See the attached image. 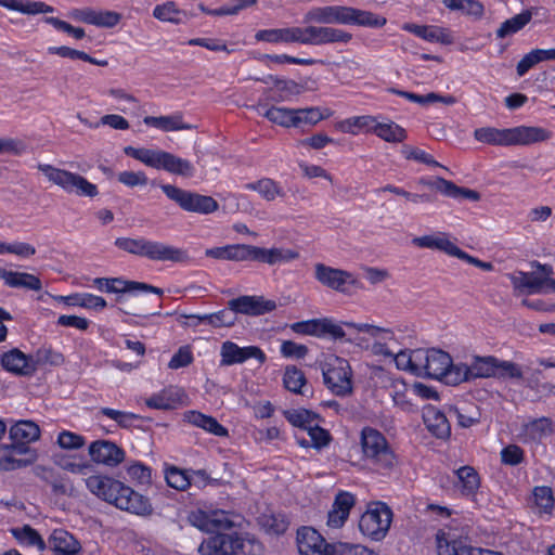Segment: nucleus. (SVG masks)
Returning <instances> with one entry per match:
<instances>
[{"label": "nucleus", "instance_id": "nucleus-1", "mask_svg": "<svg viewBox=\"0 0 555 555\" xmlns=\"http://www.w3.org/2000/svg\"><path fill=\"white\" fill-rule=\"evenodd\" d=\"M189 519L197 529L214 533L199 544L201 555H260L263 551L261 542L250 534L222 532L234 526L224 511L197 509L190 514Z\"/></svg>", "mask_w": 555, "mask_h": 555}, {"label": "nucleus", "instance_id": "nucleus-2", "mask_svg": "<svg viewBox=\"0 0 555 555\" xmlns=\"http://www.w3.org/2000/svg\"><path fill=\"white\" fill-rule=\"evenodd\" d=\"M85 481L92 494L121 511L140 516L150 515L153 511L147 498L112 477L93 475Z\"/></svg>", "mask_w": 555, "mask_h": 555}, {"label": "nucleus", "instance_id": "nucleus-3", "mask_svg": "<svg viewBox=\"0 0 555 555\" xmlns=\"http://www.w3.org/2000/svg\"><path fill=\"white\" fill-rule=\"evenodd\" d=\"M304 22L315 23L322 26L338 24L380 28L387 23V20L371 11L353 7L325 5L310 8L304 15Z\"/></svg>", "mask_w": 555, "mask_h": 555}, {"label": "nucleus", "instance_id": "nucleus-4", "mask_svg": "<svg viewBox=\"0 0 555 555\" xmlns=\"http://www.w3.org/2000/svg\"><path fill=\"white\" fill-rule=\"evenodd\" d=\"M205 255L215 259L232 261H258L270 266L291 262L299 257V254L288 248H262L247 244L225 245L208 248Z\"/></svg>", "mask_w": 555, "mask_h": 555}, {"label": "nucleus", "instance_id": "nucleus-5", "mask_svg": "<svg viewBox=\"0 0 555 555\" xmlns=\"http://www.w3.org/2000/svg\"><path fill=\"white\" fill-rule=\"evenodd\" d=\"M551 135V131L537 126H517L505 129L481 127L474 131L476 141L499 146L530 145L547 141Z\"/></svg>", "mask_w": 555, "mask_h": 555}, {"label": "nucleus", "instance_id": "nucleus-6", "mask_svg": "<svg viewBox=\"0 0 555 555\" xmlns=\"http://www.w3.org/2000/svg\"><path fill=\"white\" fill-rule=\"evenodd\" d=\"M115 245L129 254L145 257L152 261L186 262L190 257L185 249L145 237H118Z\"/></svg>", "mask_w": 555, "mask_h": 555}, {"label": "nucleus", "instance_id": "nucleus-7", "mask_svg": "<svg viewBox=\"0 0 555 555\" xmlns=\"http://www.w3.org/2000/svg\"><path fill=\"white\" fill-rule=\"evenodd\" d=\"M124 153L127 156L143 163L145 166L158 170L163 169L172 175L191 178L195 172V168L190 160L162 150L126 146L124 149Z\"/></svg>", "mask_w": 555, "mask_h": 555}, {"label": "nucleus", "instance_id": "nucleus-8", "mask_svg": "<svg viewBox=\"0 0 555 555\" xmlns=\"http://www.w3.org/2000/svg\"><path fill=\"white\" fill-rule=\"evenodd\" d=\"M361 448L364 457L378 468L389 469L396 465V455L385 436L375 428L361 431Z\"/></svg>", "mask_w": 555, "mask_h": 555}, {"label": "nucleus", "instance_id": "nucleus-9", "mask_svg": "<svg viewBox=\"0 0 555 555\" xmlns=\"http://www.w3.org/2000/svg\"><path fill=\"white\" fill-rule=\"evenodd\" d=\"M37 168L50 182L62 188L65 192H75L79 196L88 197H94L99 193L95 184L78 173L60 169L49 164H38Z\"/></svg>", "mask_w": 555, "mask_h": 555}, {"label": "nucleus", "instance_id": "nucleus-10", "mask_svg": "<svg viewBox=\"0 0 555 555\" xmlns=\"http://www.w3.org/2000/svg\"><path fill=\"white\" fill-rule=\"evenodd\" d=\"M160 189L169 199L188 212L209 215L219 209L218 202L211 196L183 190L172 184H162Z\"/></svg>", "mask_w": 555, "mask_h": 555}, {"label": "nucleus", "instance_id": "nucleus-11", "mask_svg": "<svg viewBox=\"0 0 555 555\" xmlns=\"http://www.w3.org/2000/svg\"><path fill=\"white\" fill-rule=\"evenodd\" d=\"M351 375L349 362L339 357H330L323 366L324 384L336 396L351 393Z\"/></svg>", "mask_w": 555, "mask_h": 555}, {"label": "nucleus", "instance_id": "nucleus-12", "mask_svg": "<svg viewBox=\"0 0 555 555\" xmlns=\"http://www.w3.org/2000/svg\"><path fill=\"white\" fill-rule=\"evenodd\" d=\"M392 520L391 509L382 502L374 503L361 516L359 528L364 535L379 541L387 534Z\"/></svg>", "mask_w": 555, "mask_h": 555}, {"label": "nucleus", "instance_id": "nucleus-13", "mask_svg": "<svg viewBox=\"0 0 555 555\" xmlns=\"http://www.w3.org/2000/svg\"><path fill=\"white\" fill-rule=\"evenodd\" d=\"M418 376L441 379L451 365V356L440 349H420Z\"/></svg>", "mask_w": 555, "mask_h": 555}, {"label": "nucleus", "instance_id": "nucleus-14", "mask_svg": "<svg viewBox=\"0 0 555 555\" xmlns=\"http://www.w3.org/2000/svg\"><path fill=\"white\" fill-rule=\"evenodd\" d=\"M220 365L230 366L244 363L248 359H256L263 363L267 359L264 352L257 346L240 347L237 344L227 340L220 348Z\"/></svg>", "mask_w": 555, "mask_h": 555}, {"label": "nucleus", "instance_id": "nucleus-15", "mask_svg": "<svg viewBox=\"0 0 555 555\" xmlns=\"http://www.w3.org/2000/svg\"><path fill=\"white\" fill-rule=\"evenodd\" d=\"M297 546L300 555H335V546L313 528L302 527L297 531Z\"/></svg>", "mask_w": 555, "mask_h": 555}, {"label": "nucleus", "instance_id": "nucleus-16", "mask_svg": "<svg viewBox=\"0 0 555 555\" xmlns=\"http://www.w3.org/2000/svg\"><path fill=\"white\" fill-rule=\"evenodd\" d=\"M305 44L307 46L348 43L352 40L351 33L331 26L308 25L305 27Z\"/></svg>", "mask_w": 555, "mask_h": 555}, {"label": "nucleus", "instance_id": "nucleus-17", "mask_svg": "<svg viewBox=\"0 0 555 555\" xmlns=\"http://www.w3.org/2000/svg\"><path fill=\"white\" fill-rule=\"evenodd\" d=\"M93 285L99 291L106 293L151 292L159 297L164 294L162 288L153 285L135 281H125L119 278H96L93 280Z\"/></svg>", "mask_w": 555, "mask_h": 555}, {"label": "nucleus", "instance_id": "nucleus-18", "mask_svg": "<svg viewBox=\"0 0 555 555\" xmlns=\"http://www.w3.org/2000/svg\"><path fill=\"white\" fill-rule=\"evenodd\" d=\"M230 310L236 317V313L247 315H261L273 311L276 308L274 300L264 299L262 296L243 295L228 301Z\"/></svg>", "mask_w": 555, "mask_h": 555}, {"label": "nucleus", "instance_id": "nucleus-19", "mask_svg": "<svg viewBox=\"0 0 555 555\" xmlns=\"http://www.w3.org/2000/svg\"><path fill=\"white\" fill-rule=\"evenodd\" d=\"M69 16L78 22L103 28H113L121 21V14L109 10L91 8L74 9Z\"/></svg>", "mask_w": 555, "mask_h": 555}, {"label": "nucleus", "instance_id": "nucleus-20", "mask_svg": "<svg viewBox=\"0 0 555 555\" xmlns=\"http://www.w3.org/2000/svg\"><path fill=\"white\" fill-rule=\"evenodd\" d=\"M89 455L93 462L115 467L125 460V452L108 440H96L89 446Z\"/></svg>", "mask_w": 555, "mask_h": 555}, {"label": "nucleus", "instance_id": "nucleus-21", "mask_svg": "<svg viewBox=\"0 0 555 555\" xmlns=\"http://www.w3.org/2000/svg\"><path fill=\"white\" fill-rule=\"evenodd\" d=\"M305 27H286L258 30L256 40L269 43H300L305 44Z\"/></svg>", "mask_w": 555, "mask_h": 555}, {"label": "nucleus", "instance_id": "nucleus-22", "mask_svg": "<svg viewBox=\"0 0 555 555\" xmlns=\"http://www.w3.org/2000/svg\"><path fill=\"white\" fill-rule=\"evenodd\" d=\"M314 278L325 287L336 292H344L345 285L351 279V273L318 262L314 264Z\"/></svg>", "mask_w": 555, "mask_h": 555}, {"label": "nucleus", "instance_id": "nucleus-23", "mask_svg": "<svg viewBox=\"0 0 555 555\" xmlns=\"http://www.w3.org/2000/svg\"><path fill=\"white\" fill-rule=\"evenodd\" d=\"M1 365L4 370L22 376H29L36 372L33 357L26 356L18 349L4 352L1 357Z\"/></svg>", "mask_w": 555, "mask_h": 555}, {"label": "nucleus", "instance_id": "nucleus-24", "mask_svg": "<svg viewBox=\"0 0 555 555\" xmlns=\"http://www.w3.org/2000/svg\"><path fill=\"white\" fill-rule=\"evenodd\" d=\"M402 29L428 42H439L442 44H451L453 42L451 34L446 28L439 26L404 23Z\"/></svg>", "mask_w": 555, "mask_h": 555}, {"label": "nucleus", "instance_id": "nucleus-25", "mask_svg": "<svg viewBox=\"0 0 555 555\" xmlns=\"http://www.w3.org/2000/svg\"><path fill=\"white\" fill-rule=\"evenodd\" d=\"M48 547L55 555H76L80 551V543L64 529H55L48 539Z\"/></svg>", "mask_w": 555, "mask_h": 555}, {"label": "nucleus", "instance_id": "nucleus-26", "mask_svg": "<svg viewBox=\"0 0 555 555\" xmlns=\"http://www.w3.org/2000/svg\"><path fill=\"white\" fill-rule=\"evenodd\" d=\"M257 113L273 124H276L284 128L296 127V121L299 119L296 116V108H287V107H279V106H270L268 107L266 104L258 103L255 106Z\"/></svg>", "mask_w": 555, "mask_h": 555}, {"label": "nucleus", "instance_id": "nucleus-27", "mask_svg": "<svg viewBox=\"0 0 555 555\" xmlns=\"http://www.w3.org/2000/svg\"><path fill=\"white\" fill-rule=\"evenodd\" d=\"M184 397L182 389L171 386L152 395L145 400V404L151 409L173 410L182 403Z\"/></svg>", "mask_w": 555, "mask_h": 555}, {"label": "nucleus", "instance_id": "nucleus-28", "mask_svg": "<svg viewBox=\"0 0 555 555\" xmlns=\"http://www.w3.org/2000/svg\"><path fill=\"white\" fill-rule=\"evenodd\" d=\"M423 418L428 430L437 438H447L451 427L447 416L434 405H426L423 409Z\"/></svg>", "mask_w": 555, "mask_h": 555}, {"label": "nucleus", "instance_id": "nucleus-29", "mask_svg": "<svg viewBox=\"0 0 555 555\" xmlns=\"http://www.w3.org/2000/svg\"><path fill=\"white\" fill-rule=\"evenodd\" d=\"M0 279L3 280L7 286L13 288H25L36 292L42 288L40 279L26 272L10 271L0 268Z\"/></svg>", "mask_w": 555, "mask_h": 555}, {"label": "nucleus", "instance_id": "nucleus-30", "mask_svg": "<svg viewBox=\"0 0 555 555\" xmlns=\"http://www.w3.org/2000/svg\"><path fill=\"white\" fill-rule=\"evenodd\" d=\"M183 421L218 437H227L229 434L228 429L215 417L203 414L198 411L184 412Z\"/></svg>", "mask_w": 555, "mask_h": 555}, {"label": "nucleus", "instance_id": "nucleus-31", "mask_svg": "<svg viewBox=\"0 0 555 555\" xmlns=\"http://www.w3.org/2000/svg\"><path fill=\"white\" fill-rule=\"evenodd\" d=\"M12 444L27 447L40 437V428L33 421H18L10 428Z\"/></svg>", "mask_w": 555, "mask_h": 555}, {"label": "nucleus", "instance_id": "nucleus-32", "mask_svg": "<svg viewBox=\"0 0 555 555\" xmlns=\"http://www.w3.org/2000/svg\"><path fill=\"white\" fill-rule=\"evenodd\" d=\"M28 447L4 444L0 446V470H13L27 466L29 461L17 459L16 455L26 454Z\"/></svg>", "mask_w": 555, "mask_h": 555}, {"label": "nucleus", "instance_id": "nucleus-33", "mask_svg": "<svg viewBox=\"0 0 555 555\" xmlns=\"http://www.w3.org/2000/svg\"><path fill=\"white\" fill-rule=\"evenodd\" d=\"M438 555H468L474 548L466 545L463 541L442 530L436 535Z\"/></svg>", "mask_w": 555, "mask_h": 555}, {"label": "nucleus", "instance_id": "nucleus-34", "mask_svg": "<svg viewBox=\"0 0 555 555\" xmlns=\"http://www.w3.org/2000/svg\"><path fill=\"white\" fill-rule=\"evenodd\" d=\"M470 379L495 377L498 374V358L493 356H475L468 364Z\"/></svg>", "mask_w": 555, "mask_h": 555}, {"label": "nucleus", "instance_id": "nucleus-35", "mask_svg": "<svg viewBox=\"0 0 555 555\" xmlns=\"http://www.w3.org/2000/svg\"><path fill=\"white\" fill-rule=\"evenodd\" d=\"M146 126L158 128L163 131L190 130L193 126L183 121L181 114L170 116H146L143 119Z\"/></svg>", "mask_w": 555, "mask_h": 555}, {"label": "nucleus", "instance_id": "nucleus-36", "mask_svg": "<svg viewBox=\"0 0 555 555\" xmlns=\"http://www.w3.org/2000/svg\"><path fill=\"white\" fill-rule=\"evenodd\" d=\"M189 318L196 320L195 325L205 323L214 328L230 327L236 322V317L230 310L229 306L225 309L219 310L209 314H192Z\"/></svg>", "mask_w": 555, "mask_h": 555}, {"label": "nucleus", "instance_id": "nucleus-37", "mask_svg": "<svg viewBox=\"0 0 555 555\" xmlns=\"http://www.w3.org/2000/svg\"><path fill=\"white\" fill-rule=\"evenodd\" d=\"M0 5L23 14L36 15L40 13H52L54 8L41 1L29 0H0Z\"/></svg>", "mask_w": 555, "mask_h": 555}, {"label": "nucleus", "instance_id": "nucleus-38", "mask_svg": "<svg viewBox=\"0 0 555 555\" xmlns=\"http://www.w3.org/2000/svg\"><path fill=\"white\" fill-rule=\"evenodd\" d=\"M457 477V486L462 494L474 495L480 487V478L476 469L472 466H463L454 472Z\"/></svg>", "mask_w": 555, "mask_h": 555}, {"label": "nucleus", "instance_id": "nucleus-39", "mask_svg": "<svg viewBox=\"0 0 555 555\" xmlns=\"http://www.w3.org/2000/svg\"><path fill=\"white\" fill-rule=\"evenodd\" d=\"M56 299L67 306H77L93 310H102L107 306L106 300L103 297L87 293L59 296Z\"/></svg>", "mask_w": 555, "mask_h": 555}, {"label": "nucleus", "instance_id": "nucleus-40", "mask_svg": "<svg viewBox=\"0 0 555 555\" xmlns=\"http://www.w3.org/2000/svg\"><path fill=\"white\" fill-rule=\"evenodd\" d=\"M259 524L268 534L272 535L283 534L289 526L287 517L282 513H264L259 517Z\"/></svg>", "mask_w": 555, "mask_h": 555}, {"label": "nucleus", "instance_id": "nucleus-41", "mask_svg": "<svg viewBox=\"0 0 555 555\" xmlns=\"http://www.w3.org/2000/svg\"><path fill=\"white\" fill-rule=\"evenodd\" d=\"M514 288L519 292L526 291L528 294H539L543 292V278L534 273L518 272L512 278Z\"/></svg>", "mask_w": 555, "mask_h": 555}, {"label": "nucleus", "instance_id": "nucleus-42", "mask_svg": "<svg viewBox=\"0 0 555 555\" xmlns=\"http://www.w3.org/2000/svg\"><path fill=\"white\" fill-rule=\"evenodd\" d=\"M245 189L258 192L269 202L274 201L276 197L284 196L283 189L270 178H262L258 181L246 183Z\"/></svg>", "mask_w": 555, "mask_h": 555}, {"label": "nucleus", "instance_id": "nucleus-43", "mask_svg": "<svg viewBox=\"0 0 555 555\" xmlns=\"http://www.w3.org/2000/svg\"><path fill=\"white\" fill-rule=\"evenodd\" d=\"M531 11H522L521 13L503 22L496 30V37L503 39L518 33L531 21Z\"/></svg>", "mask_w": 555, "mask_h": 555}, {"label": "nucleus", "instance_id": "nucleus-44", "mask_svg": "<svg viewBox=\"0 0 555 555\" xmlns=\"http://www.w3.org/2000/svg\"><path fill=\"white\" fill-rule=\"evenodd\" d=\"M374 134L390 143L403 142L406 139L405 129L391 120L386 122L377 121V125L374 129Z\"/></svg>", "mask_w": 555, "mask_h": 555}, {"label": "nucleus", "instance_id": "nucleus-45", "mask_svg": "<svg viewBox=\"0 0 555 555\" xmlns=\"http://www.w3.org/2000/svg\"><path fill=\"white\" fill-rule=\"evenodd\" d=\"M552 433V423L546 417L533 420L522 427L525 440L539 441Z\"/></svg>", "mask_w": 555, "mask_h": 555}, {"label": "nucleus", "instance_id": "nucleus-46", "mask_svg": "<svg viewBox=\"0 0 555 555\" xmlns=\"http://www.w3.org/2000/svg\"><path fill=\"white\" fill-rule=\"evenodd\" d=\"M283 383L286 389L292 392L307 396L306 377L302 371L295 366H288L285 370Z\"/></svg>", "mask_w": 555, "mask_h": 555}, {"label": "nucleus", "instance_id": "nucleus-47", "mask_svg": "<svg viewBox=\"0 0 555 555\" xmlns=\"http://www.w3.org/2000/svg\"><path fill=\"white\" fill-rule=\"evenodd\" d=\"M423 353H420V349L415 350H402L398 352L395 357L396 365L399 370L408 371L412 373L415 376H418V360L416 358H420Z\"/></svg>", "mask_w": 555, "mask_h": 555}, {"label": "nucleus", "instance_id": "nucleus-48", "mask_svg": "<svg viewBox=\"0 0 555 555\" xmlns=\"http://www.w3.org/2000/svg\"><path fill=\"white\" fill-rule=\"evenodd\" d=\"M12 533L22 544L36 546L40 551L46 547L44 541L40 534L28 525L12 529Z\"/></svg>", "mask_w": 555, "mask_h": 555}, {"label": "nucleus", "instance_id": "nucleus-49", "mask_svg": "<svg viewBox=\"0 0 555 555\" xmlns=\"http://www.w3.org/2000/svg\"><path fill=\"white\" fill-rule=\"evenodd\" d=\"M274 87L279 91V95L273 98L274 101H288L291 98L299 95L304 92V87L292 79H274Z\"/></svg>", "mask_w": 555, "mask_h": 555}, {"label": "nucleus", "instance_id": "nucleus-50", "mask_svg": "<svg viewBox=\"0 0 555 555\" xmlns=\"http://www.w3.org/2000/svg\"><path fill=\"white\" fill-rule=\"evenodd\" d=\"M441 380H444V383L449 385H459L461 383L472 380L468 364H453V361L451 360V365L446 371V374H443Z\"/></svg>", "mask_w": 555, "mask_h": 555}, {"label": "nucleus", "instance_id": "nucleus-51", "mask_svg": "<svg viewBox=\"0 0 555 555\" xmlns=\"http://www.w3.org/2000/svg\"><path fill=\"white\" fill-rule=\"evenodd\" d=\"M285 416L292 425L305 430L318 422V414L305 409L288 411Z\"/></svg>", "mask_w": 555, "mask_h": 555}, {"label": "nucleus", "instance_id": "nucleus-52", "mask_svg": "<svg viewBox=\"0 0 555 555\" xmlns=\"http://www.w3.org/2000/svg\"><path fill=\"white\" fill-rule=\"evenodd\" d=\"M534 505L540 514H550L554 507L555 500L550 487H537L533 490Z\"/></svg>", "mask_w": 555, "mask_h": 555}, {"label": "nucleus", "instance_id": "nucleus-53", "mask_svg": "<svg viewBox=\"0 0 555 555\" xmlns=\"http://www.w3.org/2000/svg\"><path fill=\"white\" fill-rule=\"evenodd\" d=\"M317 337L341 339L346 335L343 327L328 318L317 319Z\"/></svg>", "mask_w": 555, "mask_h": 555}, {"label": "nucleus", "instance_id": "nucleus-54", "mask_svg": "<svg viewBox=\"0 0 555 555\" xmlns=\"http://www.w3.org/2000/svg\"><path fill=\"white\" fill-rule=\"evenodd\" d=\"M180 11L173 1H167L156 5L153 10V16L162 22L178 24L180 22Z\"/></svg>", "mask_w": 555, "mask_h": 555}, {"label": "nucleus", "instance_id": "nucleus-55", "mask_svg": "<svg viewBox=\"0 0 555 555\" xmlns=\"http://www.w3.org/2000/svg\"><path fill=\"white\" fill-rule=\"evenodd\" d=\"M14 254L22 258H28L36 254V248L24 242L5 243L0 241V255Z\"/></svg>", "mask_w": 555, "mask_h": 555}, {"label": "nucleus", "instance_id": "nucleus-56", "mask_svg": "<svg viewBox=\"0 0 555 555\" xmlns=\"http://www.w3.org/2000/svg\"><path fill=\"white\" fill-rule=\"evenodd\" d=\"M33 361L36 363V369L39 365H61L64 362V357L62 353L51 349V348H40L36 351Z\"/></svg>", "mask_w": 555, "mask_h": 555}, {"label": "nucleus", "instance_id": "nucleus-57", "mask_svg": "<svg viewBox=\"0 0 555 555\" xmlns=\"http://www.w3.org/2000/svg\"><path fill=\"white\" fill-rule=\"evenodd\" d=\"M401 153L406 159H413L415 162L428 166L441 167V165L438 162H436L430 154L426 153L425 151L418 147L412 145H403L401 149Z\"/></svg>", "mask_w": 555, "mask_h": 555}, {"label": "nucleus", "instance_id": "nucleus-58", "mask_svg": "<svg viewBox=\"0 0 555 555\" xmlns=\"http://www.w3.org/2000/svg\"><path fill=\"white\" fill-rule=\"evenodd\" d=\"M101 413L107 416L108 418L115 421L120 427L124 428L131 427L133 422L139 418V416L133 413L119 411L111 408L101 409Z\"/></svg>", "mask_w": 555, "mask_h": 555}, {"label": "nucleus", "instance_id": "nucleus-59", "mask_svg": "<svg viewBox=\"0 0 555 555\" xmlns=\"http://www.w3.org/2000/svg\"><path fill=\"white\" fill-rule=\"evenodd\" d=\"M296 116L299 120L296 121L295 128L300 127L302 124L313 126L325 118L319 107L296 108Z\"/></svg>", "mask_w": 555, "mask_h": 555}, {"label": "nucleus", "instance_id": "nucleus-60", "mask_svg": "<svg viewBox=\"0 0 555 555\" xmlns=\"http://www.w3.org/2000/svg\"><path fill=\"white\" fill-rule=\"evenodd\" d=\"M165 478L168 486L177 490H185L191 483L186 473L177 467L167 469Z\"/></svg>", "mask_w": 555, "mask_h": 555}, {"label": "nucleus", "instance_id": "nucleus-61", "mask_svg": "<svg viewBox=\"0 0 555 555\" xmlns=\"http://www.w3.org/2000/svg\"><path fill=\"white\" fill-rule=\"evenodd\" d=\"M127 474L129 477L141 485H147L152 479V470L149 466L135 462L127 467Z\"/></svg>", "mask_w": 555, "mask_h": 555}, {"label": "nucleus", "instance_id": "nucleus-62", "mask_svg": "<svg viewBox=\"0 0 555 555\" xmlns=\"http://www.w3.org/2000/svg\"><path fill=\"white\" fill-rule=\"evenodd\" d=\"M117 180L128 188L145 186L149 179L143 171H121L117 176Z\"/></svg>", "mask_w": 555, "mask_h": 555}, {"label": "nucleus", "instance_id": "nucleus-63", "mask_svg": "<svg viewBox=\"0 0 555 555\" xmlns=\"http://www.w3.org/2000/svg\"><path fill=\"white\" fill-rule=\"evenodd\" d=\"M57 443L65 450H77L85 446L86 440L82 436L73 431L64 430L59 434Z\"/></svg>", "mask_w": 555, "mask_h": 555}, {"label": "nucleus", "instance_id": "nucleus-64", "mask_svg": "<svg viewBox=\"0 0 555 555\" xmlns=\"http://www.w3.org/2000/svg\"><path fill=\"white\" fill-rule=\"evenodd\" d=\"M498 378H511L520 380L524 377L520 366L514 362L498 359Z\"/></svg>", "mask_w": 555, "mask_h": 555}]
</instances>
